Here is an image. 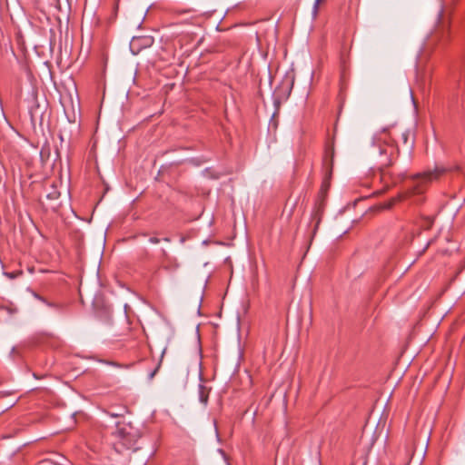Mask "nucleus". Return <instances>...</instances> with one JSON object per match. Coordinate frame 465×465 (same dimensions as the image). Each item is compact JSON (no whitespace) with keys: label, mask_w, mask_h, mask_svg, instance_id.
<instances>
[{"label":"nucleus","mask_w":465,"mask_h":465,"mask_svg":"<svg viewBox=\"0 0 465 465\" xmlns=\"http://www.w3.org/2000/svg\"><path fill=\"white\" fill-rule=\"evenodd\" d=\"M398 130L396 129L384 128L372 137L371 153L379 159L381 179H384L385 175L383 168L389 166L398 153L395 142Z\"/></svg>","instance_id":"nucleus-1"},{"label":"nucleus","mask_w":465,"mask_h":465,"mask_svg":"<svg viewBox=\"0 0 465 465\" xmlns=\"http://www.w3.org/2000/svg\"><path fill=\"white\" fill-rule=\"evenodd\" d=\"M444 172L445 169L436 167L434 171H430L423 174H417L411 180V193H421L429 182L438 179Z\"/></svg>","instance_id":"nucleus-2"},{"label":"nucleus","mask_w":465,"mask_h":465,"mask_svg":"<svg viewBox=\"0 0 465 465\" xmlns=\"http://www.w3.org/2000/svg\"><path fill=\"white\" fill-rule=\"evenodd\" d=\"M450 35V25L440 22L432 33V39L438 43H444L448 41Z\"/></svg>","instance_id":"nucleus-3"},{"label":"nucleus","mask_w":465,"mask_h":465,"mask_svg":"<svg viewBox=\"0 0 465 465\" xmlns=\"http://www.w3.org/2000/svg\"><path fill=\"white\" fill-rule=\"evenodd\" d=\"M178 266H179V264L177 263V262L174 259H172L170 257H165V259L163 262V267L168 271H173V270L177 269Z\"/></svg>","instance_id":"nucleus-4"},{"label":"nucleus","mask_w":465,"mask_h":465,"mask_svg":"<svg viewBox=\"0 0 465 465\" xmlns=\"http://www.w3.org/2000/svg\"><path fill=\"white\" fill-rule=\"evenodd\" d=\"M59 196H60V193H59L57 190H55V189H54L52 192H50V193H47V197H48L49 199H52V200H55V199H57Z\"/></svg>","instance_id":"nucleus-5"},{"label":"nucleus","mask_w":465,"mask_h":465,"mask_svg":"<svg viewBox=\"0 0 465 465\" xmlns=\"http://www.w3.org/2000/svg\"><path fill=\"white\" fill-rule=\"evenodd\" d=\"M323 2V0H315L312 9L313 16H316L318 14L319 5Z\"/></svg>","instance_id":"nucleus-6"},{"label":"nucleus","mask_w":465,"mask_h":465,"mask_svg":"<svg viewBox=\"0 0 465 465\" xmlns=\"http://www.w3.org/2000/svg\"><path fill=\"white\" fill-rule=\"evenodd\" d=\"M401 137L402 142L404 143H407L408 139H409V132L408 131L401 132Z\"/></svg>","instance_id":"nucleus-7"},{"label":"nucleus","mask_w":465,"mask_h":465,"mask_svg":"<svg viewBox=\"0 0 465 465\" xmlns=\"http://www.w3.org/2000/svg\"><path fill=\"white\" fill-rule=\"evenodd\" d=\"M207 395L204 394V392L202 391H201V394H200V401L203 403V404H206L207 402Z\"/></svg>","instance_id":"nucleus-8"},{"label":"nucleus","mask_w":465,"mask_h":465,"mask_svg":"<svg viewBox=\"0 0 465 465\" xmlns=\"http://www.w3.org/2000/svg\"><path fill=\"white\" fill-rule=\"evenodd\" d=\"M149 242H150L151 243L156 244V243H159V242H160V240H159L158 238H156V237H151V238L149 239Z\"/></svg>","instance_id":"nucleus-9"},{"label":"nucleus","mask_w":465,"mask_h":465,"mask_svg":"<svg viewBox=\"0 0 465 465\" xmlns=\"http://www.w3.org/2000/svg\"><path fill=\"white\" fill-rule=\"evenodd\" d=\"M394 202H395V200H394V199H393V200H391V202H389L387 204H385L382 208H384V209H390V208L393 205Z\"/></svg>","instance_id":"nucleus-10"},{"label":"nucleus","mask_w":465,"mask_h":465,"mask_svg":"<svg viewBox=\"0 0 465 465\" xmlns=\"http://www.w3.org/2000/svg\"><path fill=\"white\" fill-rule=\"evenodd\" d=\"M157 370H158V368L153 372L151 373V378H153Z\"/></svg>","instance_id":"nucleus-11"}]
</instances>
